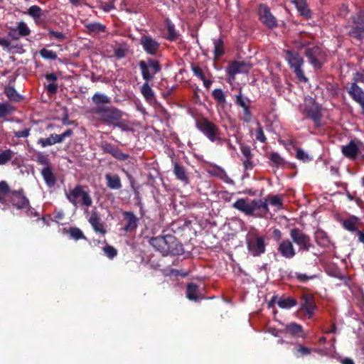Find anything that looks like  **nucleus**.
I'll use <instances>...</instances> for the list:
<instances>
[{
	"label": "nucleus",
	"instance_id": "obj_1",
	"mask_svg": "<svg viewBox=\"0 0 364 364\" xmlns=\"http://www.w3.org/2000/svg\"><path fill=\"white\" fill-rule=\"evenodd\" d=\"M0 203L3 205H11L17 210H31V205L23 188L11 190L5 181H0Z\"/></svg>",
	"mask_w": 364,
	"mask_h": 364
},
{
	"label": "nucleus",
	"instance_id": "obj_2",
	"mask_svg": "<svg viewBox=\"0 0 364 364\" xmlns=\"http://www.w3.org/2000/svg\"><path fill=\"white\" fill-rule=\"evenodd\" d=\"M196 127L211 142H216L218 145L227 143L230 150L236 151L235 146L227 138L220 136V130L219 127L205 117L196 119Z\"/></svg>",
	"mask_w": 364,
	"mask_h": 364
},
{
	"label": "nucleus",
	"instance_id": "obj_3",
	"mask_svg": "<svg viewBox=\"0 0 364 364\" xmlns=\"http://www.w3.org/2000/svg\"><path fill=\"white\" fill-rule=\"evenodd\" d=\"M269 238L264 235H259L257 230L250 231L246 236L247 249L252 257H260L266 252Z\"/></svg>",
	"mask_w": 364,
	"mask_h": 364
},
{
	"label": "nucleus",
	"instance_id": "obj_4",
	"mask_svg": "<svg viewBox=\"0 0 364 364\" xmlns=\"http://www.w3.org/2000/svg\"><path fill=\"white\" fill-rule=\"evenodd\" d=\"M70 201L77 208L87 210L92 205V198L87 187L75 186L70 191Z\"/></svg>",
	"mask_w": 364,
	"mask_h": 364
},
{
	"label": "nucleus",
	"instance_id": "obj_5",
	"mask_svg": "<svg viewBox=\"0 0 364 364\" xmlns=\"http://www.w3.org/2000/svg\"><path fill=\"white\" fill-rule=\"evenodd\" d=\"M348 28L349 36L358 41L364 38V9H360L350 18Z\"/></svg>",
	"mask_w": 364,
	"mask_h": 364
},
{
	"label": "nucleus",
	"instance_id": "obj_6",
	"mask_svg": "<svg viewBox=\"0 0 364 364\" xmlns=\"http://www.w3.org/2000/svg\"><path fill=\"white\" fill-rule=\"evenodd\" d=\"M138 65L142 78L146 82L152 81L154 79L155 75L161 70L160 62L151 58H147L145 60H139Z\"/></svg>",
	"mask_w": 364,
	"mask_h": 364
},
{
	"label": "nucleus",
	"instance_id": "obj_7",
	"mask_svg": "<svg viewBox=\"0 0 364 364\" xmlns=\"http://www.w3.org/2000/svg\"><path fill=\"white\" fill-rule=\"evenodd\" d=\"M285 53L286 60H287L291 69H292L296 78L301 82H306L308 79L301 69L304 63L302 57H301L298 53L289 50H286Z\"/></svg>",
	"mask_w": 364,
	"mask_h": 364
},
{
	"label": "nucleus",
	"instance_id": "obj_8",
	"mask_svg": "<svg viewBox=\"0 0 364 364\" xmlns=\"http://www.w3.org/2000/svg\"><path fill=\"white\" fill-rule=\"evenodd\" d=\"M304 55L314 69H321L326 62V53L319 46H315L305 49Z\"/></svg>",
	"mask_w": 364,
	"mask_h": 364
},
{
	"label": "nucleus",
	"instance_id": "obj_9",
	"mask_svg": "<svg viewBox=\"0 0 364 364\" xmlns=\"http://www.w3.org/2000/svg\"><path fill=\"white\" fill-rule=\"evenodd\" d=\"M93 112L98 114L101 120L108 124L114 125L122 117V112L113 107L108 108L97 107L94 109Z\"/></svg>",
	"mask_w": 364,
	"mask_h": 364
},
{
	"label": "nucleus",
	"instance_id": "obj_10",
	"mask_svg": "<svg viewBox=\"0 0 364 364\" xmlns=\"http://www.w3.org/2000/svg\"><path fill=\"white\" fill-rule=\"evenodd\" d=\"M290 237L292 242H294L299 247L300 252H308L311 248L314 247L313 244L311 242V237L309 235L305 234L301 230L297 228H292L290 230Z\"/></svg>",
	"mask_w": 364,
	"mask_h": 364
},
{
	"label": "nucleus",
	"instance_id": "obj_11",
	"mask_svg": "<svg viewBox=\"0 0 364 364\" xmlns=\"http://www.w3.org/2000/svg\"><path fill=\"white\" fill-rule=\"evenodd\" d=\"M259 20L269 29L278 27L277 18L271 12L270 8L266 4H259L257 9Z\"/></svg>",
	"mask_w": 364,
	"mask_h": 364
},
{
	"label": "nucleus",
	"instance_id": "obj_12",
	"mask_svg": "<svg viewBox=\"0 0 364 364\" xmlns=\"http://www.w3.org/2000/svg\"><path fill=\"white\" fill-rule=\"evenodd\" d=\"M304 113L307 118L314 122L316 128L321 126V108L317 102L313 100L306 102L304 107Z\"/></svg>",
	"mask_w": 364,
	"mask_h": 364
},
{
	"label": "nucleus",
	"instance_id": "obj_13",
	"mask_svg": "<svg viewBox=\"0 0 364 364\" xmlns=\"http://www.w3.org/2000/svg\"><path fill=\"white\" fill-rule=\"evenodd\" d=\"M300 298L299 310L305 311L309 318H312L315 311L318 309L314 295L309 293H303Z\"/></svg>",
	"mask_w": 364,
	"mask_h": 364
},
{
	"label": "nucleus",
	"instance_id": "obj_14",
	"mask_svg": "<svg viewBox=\"0 0 364 364\" xmlns=\"http://www.w3.org/2000/svg\"><path fill=\"white\" fill-rule=\"evenodd\" d=\"M165 245L166 247V256L167 255H181L184 253L183 245L179 240L172 235H164Z\"/></svg>",
	"mask_w": 364,
	"mask_h": 364
},
{
	"label": "nucleus",
	"instance_id": "obj_15",
	"mask_svg": "<svg viewBox=\"0 0 364 364\" xmlns=\"http://www.w3.org/2000/svg\"><path fill=\"white\" fill-rule=\"evenodd\" d=\"M251 68L252 65L248 62L234 60L227 68V73L230 78L234 80L237 74L247 73Z\"/></svg>",
	"mask_w": 364,
	"mask_h": 364
},
{
	"label": "nucleus",
	"instance_id": "obj_16",
	"mask_svg": "<svg viewBox=\"0 0 364 364\" xmlns=\"http://www.w3.org/2000/svg\"><path fill=\"white\" fill-rule=\"evenodd\" d=\"M140 44L148 55H155L159 50L160 43L151 36L142 35L140 38Z\"/></svg>",
	"mask_w": 364,
	"mask_h": 364
},
{
	"label": "nucleus",
	"instance_id": "obj_17",
	"mask_svg": "<svg viewBox=\"0 0 364 364\" xmlns=\"http://www.w3.org/2000/svg\"><path fill=\"white\" fill-rule=\"evenodd\" d=\"M235 102L238 107L243 109L244 117L242 120L246 123L250 122L252 119V114L250 111L251 101L247 97L242 96L241 90L239 94L235 95Z\"/></svg>",
	"mask_w": 364,
	"mask_h": 364
},
{
	"label": "nucleus",
	"instance_id": "obj_18",
	"mask_svg": "<svg viewBox=\"0 0 364 364\" xmlns=\"http://www.w3.org/2000/svg\"><path fill=\"white\" fill-rule=\"evenodd\" d=\"M347 92L350 97L364 109V91L355 82L350 84L347 87Z\"/></svg>",
	"mask_w": 364,
	"mask_h": 364
},
{
	"label": "nucleus",
	"instance_id": "obj_19",
	"mask_svg": "<svg viewBox=\"0 0 364 364\" xmlns=\"http://www.w3.org/2000/svg\"><path fill=\"white\" fill-rule=\"evenodd\" d=\"M363 145V142L358 141L355 142L351 140L348 144L343 146L341 149L342 154L350 159H355L360 152L359 146Z\"/></svg>",
	"mask_w": 364,
	"mask_h": 364
},
{
	"label": "nucleus",
	"instance_id": "obj_20",
	"mask_svg": "<svg viewBox=\"0 0 364 364\" xmlns=\"http://www.w3.org/2000/svg\"><path fill=\"white\" fill-rule=\"evenodd\" d=\"M88 222L95 232L100 233L102 235H105L107 233V230L105 228V223L102 222L97 212L92 211L91 213Z\"/></svg>",
	"mask_w": 364,
	"mask_h": 364
},
{
	"label": "nucleus",
	"instance_id": "obj_21",
	"mask_svg": "<svg viewBox=\"0 0 364 364\" xmlns=\"http://www.w3.org/2000/svg\"><path fill=\"white\" fill-rule=\"evenodd\" d=\"M122 215L127 223L124 227V230L126 232H132L135 231L138 227V218L132 211H123Z\"/></svg>",
	"mask_w": 364,
	"mask_h": 364
},
{
	"label": "nucleus",
	"instance_id": "obj_22",
	"mask_svg": "<svg viewBox=\"0 0 364 364\" xmlns=\"http://www.w3.org/2000/svg\"><path fill=\"white\" fill-rule=\"evenodd\" d=\"M277 250L281 255L286 259H291L296 255V251L292 242L287 239L282 240L279 243Z\"/></svg>",
	"mask_w": 364,
	"mask_h": 364
},
{
	"label": "nucleus",
	"instance_id": "obj_23",
	"mask_svg": "<svg viewBox=\"0 0 364 364\" xmlns=\"http://www.w3.org/2000/svg\"><path fill=\"white\" fill-rule=\"evenodd\" d=\"M52 220L56 223L59 226H62V228H59V231L63 234H67L68 232L67 217L63 210L55 209L52 214Z\"/></svg>",
	"mask_w": 364,
	"mask_h": 364
},
{
	"label": "nucleus",
	"instance_id": "obj_24",
	"mask_svg": "<svg viewBox=\"0 0 364 364\" xmlns=\"http://www.w3.org/2000/svg\"><path fill=\"white\" fill-rule=\"evenodd\" d=\"M149 243L155 251L160 252L162 256H166V247L165 245L164 235L151 237L149 239Z\"/></svg>",
	"mask_w": 364,
	"mask_h": 364
},
{
	"label": "nucleus",
	"instance_id": "obj_25",
	"mask_svg": "<svg viewBox=\"0 0 364 364\" xmlns=\"http://www.w3.org/2000/svg\"><path fill=\"white\" fill-rule=\"evenodd\" d=\"M296 8L300 16L306 19L312 16V12L309 9L306 0H292L291 1Z\"/></svg>",
	"mask_w": 364,
	"mask_h": 364
},
{
	"label": "nucleus",
	"instance_id": "obj_26",
	"mask_svg": "<svg viewBox=\"0 0 364 364\" xmlns=\"http://www.w3.org/2000/svg\"><path fill=\"white\" fill-rule=\"evenodd\" d=\"M173 173L176 178L183 182L185 184L188 183L189 178L188 172L182 164L178 163L177 161L173 162Z\"/></svg>",
	"mask_w": 364,
	"mask_h": 364
},
{
	"label": "nucleus",
	"instance_id": "obj_27",
	"mask_svg": "<svg viewBox=\"0 0 364 364\" xmlns=\"http://www.w3.org/2000/svg\"><path fill=\"white\" fill-rule=\"evenodd\" d=\"M232 207L246 215H252V208L250 203H248L247 198H239L232 205Z\"/></svg>",
	"mask_w": 364,
	"mask_h": 364
},
{
	"label": "nucleus",
	"instance_id": "obj_28",
	"mask_svg": "<svg viewBox=\"0 0 364 364\" xmlns=\"http://www.w3.org/2000/svg\"><path fill=\"white\" fill-rule=\"evenodd\" d=\"M107 187L111 190H119L122 188L121 178L118 174L106 173L105 176Z\"/></svg>",
	"mask_w": 364,
	"mask_h": 364
},
{
	"label": "nucleus",
	"instance_id": "obj_29",
	"mask_svg": "<svg viewBox=\"0 0 364 364\" xmlns=\"http://www.w3.org/2000/svg\"><path fill=\"white\" fill-rule=\"evenodd\" d=\"M85 27L87 29V32L90 35H96L107 31L106 26L98 22L86 23Z\"/></svg>",
	"mask_w": 364,
	"mask_h": 364
},
{
	"label": "nucleus",
	"instance_id": "obj_30",
	"mask_svg": "<svg viewBox=\"0 0 364 364\" xmlns=\"http://www.w3.org/2000/svg\"><path fill=\"white\" fill-rule=\"evenodd\" d=\"M186 297L191 301L199 300L198 286L194 283H188L186 287Z\"/></svg>",
	"mask_w": 364,
	"mask_h": 364
},
{
	"label": "nucleus",
	"instance_id": "obj_31",
	"mask_svg": "<svg viewBox=\"0 0 364 364\" xmlns=\"http://www.w3.org/2000/svg\"><path fill=\"white\" fill-rule=\"evenodd\" d=\"M268 159L270 160L272 166L277 168H284L287 164L285 160L277 152H271Z\"/></svg>",
	"mask_w": 364,
	"mask_h": 364
},
{
	"label": "nucleus",
	"instance_id": "obj_32",
	"mask_svg": "<svg viewBox=\"0 0 364 364\" xmlns=\"http://www.w3.org/2000/svg\"><path fill=\"white\" fill-rule=\"evenodd\" d=\"M277 304L281 309H291L298 304L296 299L291 296L287 298L280 297L277 301Z\"/></svg>",
	"mask_w": 364,
	"mask_h": 364
},
{
	"label": "nucleus",
	"instance_id": "obj_33",
	"mask_svg": "<svg viewBox=\"0 0 364 364\" xmlns=\"http://www.w3.org/2000/svg\"><path fill=\"white\" fill-rule=\"evenodd\" d=\"M358 220V218L352 215L343 221V227L350 232H355L358 230L357 224Z\"/></svg>",
	"mask_w": 364,
	"mask_h": 364
},
{
	"label": "nucleus",
	"instance_id": "obj_34",
	"mask_svg": "<svg viewBox=\"0 0 364 364\" xmlns=\"http://www.w3.org/2000/svg\"><path fill=\"white\" fill-rule=\"evenodd\" d=\"M41 174L43 177V179L45 180L46 184L49 187H53L55 184V177L54 176L51 168L49 166H47L44 168L42 171Z\"/></svg>",
	"mask_w": 364,
	"mask_h": 364
},
{
	"label": "nucleus",
	"instance_id": "obj_35",
	"mask_svg": "<svg viewBox=\"0 0 364 364\" xmlns=\"http://www.w3.org/2000/svg\"><path fill=\"white\" fill-rule=\"evenodd\" d=\"M4 93L11 102H18L23 100V96L18 93L14 87L9 86L5 87Z\"/></svg>",
	"mask_w": 364,
	"mask_h": 364
},
{
	"label": "nucleus",
	"instance_id": "obj_36",
	"mask_svg": "<svg viewBox=\"0 0 364 364\" xmlns=\"http://www.w3.org/2000/svg\"><path fill=\"white\" fill-rule=\"evenodd\" d=\"M214 44V58L215 60L219 59L225 54L224 42L222 39H215Z\"/></svg>",
	"mask_w": 364,
	"mask_h": 364
},
{
	"label": "nucleus",
	"instance_id": "obj_37",
	"mask_svg": "<svg viewBox=\"0 0 364 364\" xmlns=\"http://www.w3.org/2000/svg\"><path fill=\"white\" fill-rule=\"evenodd\" d=\"M166 24L168 33V36L166 37L167 40L170 41H176L178 38L179 35L176 31L174 24L169 19L166 21Z\"/></svg>",
	"mask_w": 364,
	"mask_h": 364
},
{
	"label": "nucleus",
	"instance_id": "obj_38",
	"mask_svg": "<svg viewBox=\"0 0 364 364\" xmlns=\"http://www.w3.org/2000/svg\"><path fill=\"white\" fill-rule=\"evenodd\" d=\"M149 82H144L141 87V92L147 101H152L154 99V92L149 85Z\"/></svg>",
	"mask_w": 364,
	"mask_h": 364
},
{
	"label": "nucleus",
	"instance_id": "obj_39",
	"mask_svg": "<svg viewBox=\"0 0 364 364\" xmlns=\"http://www.w3.org/2000/svg\"><path fill=\"white\" fill-rule=\"evenodd\" d=\"M295 347L293 350V354L294 355V356H296V358H299L301 356H305V355H308L311 353V350L308 348V347H306L304 346H302L299 343H295Z\"/></svg>",
	"mask_w": 364,
	"mask_h": 364
},
{
	"label": "nucleus",
	"instance_id": "obj_40",
	"mask_svg": "<svg viewBox=\"0 0 364 364\" xmlns=\"http://www.w3.org/2000/svg\"><path fill=\"white\" fill-rule=\"evenodd\" d=\"M14 28L18 33V36L20 38L26 37L31 34V30L24 21L18 22Z\"/></svg>",
	"mask_w": 364,
	"mask_h": 364
},
{
	"label": "nucleus",
	"instance_id": "obj_41",
	"mask_svg": "<svg viewBox=\"0 0 364 364\" xmlns=\"http://www.w3.org/2000/svg\"><path fill=\"white\" fill-rule=\"evenodd\" d=\"M315 240L316 243L320 246H327L330 242V240L326 233L322 230L316 232Z\"/></svg>",
	"mask_w": 364,
	"mask_h": 364
},
{
	"label": "nucleus",
	"instance_id": "obj_42",
	"mask_svg": "<svg viewBox=\"0 0 364 364\" xmlns=\"http://www.w3.org/2000/svg\"><path fill=\"white\" fill-rule=\"evenodd\" d=\"M286 331L289 333L292 336H299V333L303 331L301 325L295 322L290 323L286 327Z\"/></svg>",
	"mask_w": 364,
	"mask_h": 364
},
{
	"label": "nucleus",
	"instance_id": "obj_43",
	"mask_svg": "<svg viewBox=\"0 0 364 364\" xmlns=\"http://www.w3.org/2000/svg\"><path fill=\"white\" fill-rule=\"evenodd\" d=\"M92 100L93 103L97 106L100 105L109 104L111 102L109 97L107 95L98 92L95 93L92 96Z\"/></svg>",
	"mask_w": 364,
	"mask_h": 364
},
{
	"label": "nucleus",
	"instance_id": "obj_44",
	"mask_svg": "<svg viewBox=\"0 0 364 364\" xmlns=\"http://www.w3.org/2000/svg\"><path fill=\"white\" fill-rule=\"evenodd\" d=\"M213 97L220 105L224 106L226 102L225 94L222 89H215L212 92Z\"/></svg>",
	"mask_w": 364,
	"mask_h": 364
},
{
	"label": "nucleus",
	"instance_id": "obj_45",
	"mask_svg": "<svg viewBox=\"0 0 364 364\" xmlns=\"http://www.w3.org/2000/svg\"><path fill=\"white\" fill-rule=\"evenodd\" d=\"M70 237L75 240H87L82 231L76 227L70 228Z\"/></svg>",
	"mask_w": 364,
	"mask_h": 364
},
{
	"label": "nucleus",
	"instance_id": "obj_46",
	"mask_svg": "<svg viewBox=\"0 0 364 364\" xmlns=\"http://www.w3.org/2000/svg\"><path fill=\"white\" fill-rule=\"evenodd\" d=\"M14 156V152L11 149H6L0 153V165L8 163Z\"/></svg>",
	"mask_w": 364,
	"mask_h": 364
},
{
	"label": "nucleus",
	"instance_id": "obj_47",
	"mask_svg": "<svg viewBox=\"0 0 364 364\" xmlns=\"http://www.w3.org/2000/svg\"><path fill=\"white\" fill-rule=\"evenodd\" d=\"M14 111V107L9 103L0 102V118H4Z\"/></svg>",
	"mask_w": 364,
	"mask_h": 364
},
{
	"label": "nucleus",
	"instance_id": "obj_48",
	"mask_svg": "<svg viewBox=\"0 0 364 364\" xmlns=\"http://www.w3.org/2000/svg\"><path fill=\"white\" fill-rule=\"evenodd\" d=\"M294 278H295L299 282L305 283L309 280L316 278V274L307 275L306 274L295 272Z\"/></svg>",
	"mask_w": 364,
	"mask_h": 364
},
{
	"label": "nucleus",
	"instance_id": "obj_49",
	"mask_svg": "<svg viewBox=\"0 0 364 364\" xmlns=\"http://www.w3.org/2000/svg\"><path fill=\"white\" fill-rule=\"evenodd\" d=\"M296 158L304 163L309 162L313 159L311 156L305 153L304 151L300 148L296 149Z\"/></svg>",
	"mask_w": 364,
	"mask_h": 364
},
{
	"label": "nucleus",
	"instance_id": "obj_50",
	"mask_svg": "<svg viewBox=\"0 0 364 364\" xmlns=\"http://www.w3.org/2000/svg\"><path fill=\"white\" fill-rule=\"evenodd\" d=\"M100 147L105 153L109 154L112 156H113L116 149L117 148V146H116L107 141H102L101 143Z\"/></svg>",
	"mask_w": 364,
	"mask_h": 364
},
{
	"label": "nucleus",
	"instance_id": "obj_51",
	"mask_svg": "<svg viewBox=\"0 0 364 364\" xmlns=\"http://www.w3.org/2000/svg\"><path fill=\"white\" fill-rule=\"evenodd\" d=\"M39 53L41 57L44 59L55 60L57 58L55 52L46 48L41 49Z\"/></svg>",
	"mask_w": 364,
	"mask_h": 364
},
{
	"label": "nucleus",
	"instance_id": "obj_52",
	"mask_svg": "<svg viewBox=\"0 0 364 364\" xmlns=\"http://www.w3.org/2000/svg\"><path fill=\"white\" fill-rule=\"evenodd\" d=\"M28 14L34 18H40L43 14L41 7L36 5L28 9Z\"/></svg>",
	"mask_w": 364,
	"mask_h": 364
},
{
	"label": "nucleus",
	"instance_id": "obj_53",
	"mask_svg": "<svg viewBox=\"0 0 364 364\" xmlns=\"http://www.w3.org/2000/svg\"><path fill=\"white\" fill-rule=\"evenodd\" d=\"M240 151L242 156L241 159L254 157V154L252 152L251 148L248 145L240 144Z\"/></svg>",
	"mask_w": 364,
	"mask_h": 364
},
{
	"label": "nucleus",
	"instance_id": "obj_54",
	"mask_svg": "<svg viewBox=\"0 0 364 364\" xmlns=\"http://www.w3.org/2000/svg\"><path fill=\"white\" fill-rule=\"evenodd\" d=\"M191 70L194 75L198 77L200 80H204V78H205V74L202 68L198 65L192 64Z\"/></svg>",
	"mask_w": 364,
	"mask_h": 364
},
{
	"label": "nucleus",
	"instance_id": "obj_55",
	"mask_svg": "<svg viewBox=\"0 0 364 364\" xmlns=\"http://www.w3.org/2000/svg\"><path fill=\"white\" fill-rule=\"evenodd\" d=\"M257 125H258V128L255 131L256 139L262 143H265L267 141V138L264 135L262 127H261V125L259 122L257 123Z\"/></svg>",
	"mask_w": 364,
	"mask_h": 364
},
{
	"label": "nucleus",
	"instance_id": "obj_56",
	"mask_svg": "<svg viewBox=\"0 0 364 364\" xmlns=\"http://www.w3.org/2000/svg\"><path fill=\"white\" fill-rule=\"evenodd\" d=\"M253 158L254 157L241 159L244 169L245 171L252 170L254 168L255 165L253 161Z\"/></svg>",
	"mask_w": 364,
	"mask_h": 364
},
{
	"label": "nucleus",
	"instance_id": "obj_57",
	"mask_svg": "<svg viewBox=\"0 0 364 364\" xmlns=\"http://www.w3.org/2000/svg\"><path fill=\"white\" fill-rule=\"evenodd\" d=\"M112 156L119 161H126L129 158V154L123 153L122 151L118 147L116 149Z\"/></svg>",
	"mask_w": 364,
	"mask_h": 364
},
{
	"label": "nucleus",
	"instance_id": "obj_58",
	"mask_svg": "<svg viewBox=\"0 0 364 364\" xmlns=\"http://www.w3.org/2000/svg\"><path fill=\"white\" fill-rule=\"evenodd\" d=\"M104 252L109 259L114 258L117 254V250L111 245H106Z\"/></svg>",
	"mask_w": 364,
	"mask_h": 364
},
{
	"label": "nucleus",
	"instance_id": "obj_59",
	"mask_svg": "<svg viewBox=\"0 0 364 364\" xmlns=\"http://www.w3.org/2000/svg\"><path fill=\"white\" fill-rule=\"evenodd\" d=\"M269 203L271 205L277 206L279 209L282 208L283 203L281 198L278 196H273L269 198Z\"/></svg>",
	"mask_w": 364,
	"mask_h": 364
},
{
	"label": "nucleus",
	"instance_id": "obj_60",
	"mask_svg": "<svg viewBox=\"0 0 364 364\" xmlns=\"http://www.w3.org/2000/svg\"><path fill=\"white\" fill-rule=\"evenodd\" d=\"M30 128H26L20 131H14V135L16 138H26L30 135Z\"/></svg>",
	"mask_w": 364,
	"mask_h": 364
},
{
	"label": "nucleus",
	"instance_id": "obj_61",
	"mask_svg": "<svg viewBox=\"0 0 364 364\" xmlns=\"http://www.w3.org/2000/svg\"><path fill=\"white\" fill-rule=\"evenodd\" d=\"M38 144H41L43 147H46L48 146H51L55 144V141L50 136L48 138L43 139L41 138L38 140Z\"/></svg>",
	"mask_w": 364,
	"mask_h": 364
},
{
	"label": "nucleus",
	"instance_id": "obj_62",
	"mask_svg": "<svg viewBox=\"0 0 364 364\" xmlns=\"http://www.w3.org/2000/svg\"><path fill=\"white\" fill-rule=\"evenodd\" d=\"M0 46H1L4 48H7L9 50L18 48V46H11V41L5 38H0Z\"/></svg>",
	"mask_w": 364,
	"mask_h": 364
},
{
	"label": "nucleus",
	"instance_id": "obj_63",
	"mask_svg": "<svg viewBox=\"0 0 364 364\" xmlns=\"http://www.w3.org/2000/svg\"><path fill=\"white\" fill-rule=\"evenodd\" d=\"M127 52V49L122 47H118L114 49V56L118 59H122L126 56Z\"/></svg>",
	"mask_w": 364,
	"mask_h": 364
},
{
	"label": "nucleus",
	"instance_id": "obj_64",
	"mask_svg": "<svg viewBox=\"0 0 364 364\" xmlns=\"http://www.w3.org/2000/svg\"><path fill=\"white\" fill-rule=\"evenodd\" d=\"M353 82L358 84V82L364 83V70L362 72H356L353 75Z\"/></svg>",
	"mask_w": 364,
	"mask_h": 364
}]
</instances>
